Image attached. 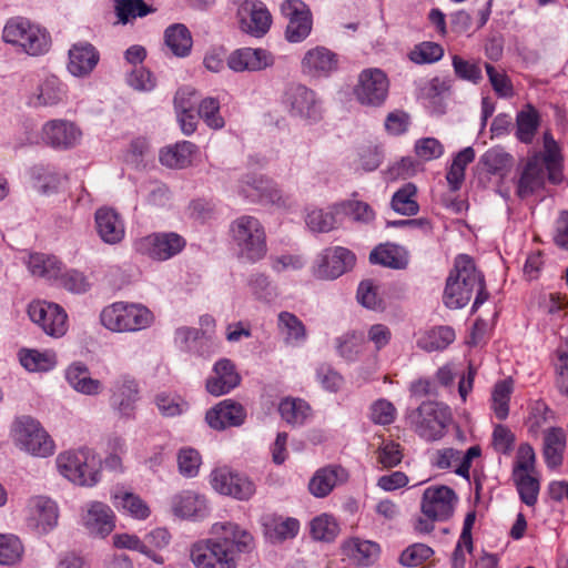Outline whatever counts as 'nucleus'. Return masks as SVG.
Wrapping results in <instances>:
<instances>
[{
	"instance_id": "obj_1",
	"label": "nucleus",
	"mask_w": 568,
	"mask_h": 568,
	"mask_svg": "<svg viewBox=\"0 0 568 568\" xmlns=\"http://www.w3.org/2000/svg\"><path fill=\"white\" fill-rule=\"evenodd\" d=\"M212 532L219 536L196 542L191 549L196 568H236L234 548L239 552L253 548V536L234 523H215Z\"/></svg>"
},
{
	"instance_id": "obj_2",
	"label": "nucleus",
	"mask_w": 568,
	"mask_h": 568,
	"mask_svg": "<svg viewBox=\"0 0 568 568\" xmlns=\"http://www.w3.org/2000/svg\"><path fill=\"white\" fill-rule=\"evenodd\" d=\"M474 294H476L473 304L475 312L488 300L489 293L486 290L484 275L477 270L475 261L469 255L460 254L455 258L454 268L446 280L443 301L448 308L457 310L466 306Z\"/></svg>"
},
{
	"instance_id": "obj_3",
	"label": "nucleus",
	"mask_w": 568,
	"mask_h": 568,
	"mask_svg": "<svg viewBox=\"0 0 568 568\" xmlns=\"http://www.w3.org/2000/svg\"><path fill=\"white\" fill-rule=\"evenodd\" d=\"M230 234L237 257L246 263H256L267 253L265 227L252 215H241L230 225Z\"/></svg>"
},
{
	"instance_id": "obj_4",
	"label": "nucleus",
	"mask_w": 568,
	"mask_h": 568,
	"mask_svg": "<svg viewBox=\"0 0 568 568\" xmlns=\"http://www.w3.org/2000/svg\"><path fill=\"white\" fill-rule=\"evenodd\" d=\"M2 40L30 57L44 55L52 44L51 36L45 28L21 17L7 21L2 30Z\"/></svg>"
},
{
	"instance_id": "obj_5",
	"label": "nucleus",
	"mask_w": 568,
	"mask_h": 568,
	"mask_svg": "<svg viewBox=\"0 0 568 568\" xmlns=\"http://www.w3.org/2000/svg\"><path fill=\"white\" fill-rule=\"evenodd\" d=\"M55 462L60 474L79 486L91 487L100 480L101 460L90 448L67 450Z\"/></svg>"
},
{
	"instance_id": "obj_6",
	"label": "nucleus",
	"mask_w": 568,
	"mask_h": 568,
	"mask_svg": "<svg viewBox=\"0 0 568 568\" xmlns=\"http://www.w3.org/2000/svg\"><path fill=\"white\" fill-rule=\"evenodd\" d=\"M102 325L118 333L148 328L154 321L152 312L142 304L116 302L101 312Z\"/></svg>"
},
{
	"instance_id": "obj_7",
	"label": "nucleus",
	"mask_w": 568,
	"mask_h": 568,
	"mask_svg": "<svg viewBox=\"0 0 568 568\" xmlns=\"http://www.w3.org/2000/svg\"><path fill=\"white\" fill-rule=\"evenodd\" d=\"M11 433L16 446L27 454L44 458L54 453L53 439L42 425L30 416L16 418Z\"/></svg>"
},
{
	"instance_id": "obj_8",
	"label": "nucleus",
	"mask_w": 568,
	"mask_h": 568,
	"mask_svg": "<svg viewBox=\"0 0 568 568\" xmlns=\"http://www.w3.org/2000/svg\"><path fill=\"white\" fill-rule=\"evenodd\" d=\"M448 418L447 408L436 402H424L410 414L413 429L429 442L443 437Z\"/></svg>"
},
{
	"instance_id": "obj_9",
	"label": "nucleus",
	"mask_w": 568,
	"mask_h": 568,
	"mask_svg": "<svg viewBox=\"0 0 568 568\" xmlns=\"http://www.w3.org/2000/svg\"><path fill=\"white\" fill-rule=\"evenodd\" d=\"M28 315L49 336L62 337L68 331V314L57 303L33 301L28 306Z\"/></svg>"
},
{
	"instance_id": "obj_10",
	"label": "nucleus",
	"mask_w": 568,
	"mask_h": 568,
	"mask_svg": "<svg viewBox=\"0 0 568 568\" xmlns=\"http://www.w3.org/2000/svg\"><path fill=\"white\" fill-rule=\"evenodd\" d=\"M389 89V81L386 73L377 68L363 70L358 75L357 84L354 87L356 100L368 106L382 105Z\"/></svg>"
},
{
	"instance_id": "obj_11",
	"label": "nucleus",
	"mask_w": 568,
	"mask_h": 568,
	"mask_svg": "<svg viewBox=\"0 0 568 568\" xmlns=\"http://www.w3.org/2000/svg\"><path fill=\"white\" fill-rule=\"evenodd\" d=\"M185 246V240L174 232L153 233L134 242L138 253L156 261H166L179 254Z\"/></svg>"
},
{
	"instance_id": "obj_12",
	"label": "nucleus",
	"mask_w": 568,
	"mask_h": 568,
	"mask_svg": "<svg viewBox=\"0 0 568 568\" xmlns=\"http://www.w3.org/2000/svg\"><path fill=\"white\" fill-rule=\"evenodd\" d=\"M355 254L346 247L333 246L323 250L314 266V275L322 280H335L355 265Z\"/></svg>"
},
{
	"instance_id": "obj_13",
	"label": "nucleus",
	"mask_w": 568,
	"mask_h": 568,
	"mask_svg": "<svg viewBox=\"0 0 568 568\" xmlns=\"http://www.w3.org/2000/svg\"><path fill=\"white\" fill-rule=\"evenodd\" d=\"M211 485L217 493L239 500H247L255 493V485L248 477L229 467L214 469L211 473Z\"/></svg>"
},
{
	"instance_id": "obj_14",
	"label": "nucleus",
	"mask_w": 568,
	"mask_h": 568,
	"mask_svg": "<svg viewBox=\"0 0 568 568\" xmlns=\"http://www.w3.org/2000/svg\"><path fill=\"white\" fill-rule=\"evenodd\" d=\"M239 192L252 202H265L285 206L287 199L277 185L256 174H246L239 184Z\"/></svg>"
},
{
	"instance_id": "obj_15",
	"label": "nucleus",
	"mask_w": 568,
	"mask_h": 568,
	"mask_svg": "<svg viewBox=\"0 0 568 568\" xmlns=\"http://www.w3.org/2000/svg\"><path fill=\"white\" fill-rule=\"evenodd\" d=\"M457 501L455 491L447 486L428 487L423 494L420 509L430 520H447Z\"/></svg>"
},
{
	"instance_id": "obj_16",
	"label": "nucleus",
	"mask_w": 568,
	"mask_h": 568,
	"mask_svg": "<svg viewBox=\"0 0 568 568\" xmlns=\"http://www.w3.org/2000/svg\"><path fill=\"white\" fill-rule=\"evenodd\" d=\"M283 16L288 20L285 37L290 42L303 41L312 30V16L298 0H286L281 4Z\"/></svg>"
},
{
	"instance_id": "obj_17",
	"label": "nucleus",
	"mask_w": 568,
	"mask_h": 568,
	"mask_svg": "<svg viewBox=\"0 0 568 568\" xmlns=\"http://www.w3.org/2000/svg\"><path fill=\"white\" fill-rule=\"evenodd\" d=\"M242 31L260 38L271 28L272 16L262 1H244L237 9Z\"/></svg>"
},
{
	"instance_id": "obj_18",
	"label": "nucleus",
	"mask_w": 568,
	"mask_h": 568,
	"mask_svg": "<svg viewBox=\"0 0 568 568\" xmlns=\"http://www.w3.org/2000/svg\"><path fill=\"white\" fill-rule=\"evenodd\" d=\"M284 103L293 116L314 121L321 118V105L315 93L305 85H290L285 91Z\"/></svg>"
},
{
	"instance_id": "obj_19",
	"label": "nucleus",
	"mask_w": 568,
	"mask_h": 568,
	"mask_svg": "<svg viewBox=\"0 0 568 568\" xmlns=\"http://www.w3.org/2000/svg\"><path fill=\"white\" fill-rule=\"evenodd\" d=\"M81 138V130L68 120H50L42 126V140L54 149H71L80 143Z\"/></svg>"
},
{
	"instance_id": "obj_20",
	"label": "nucleus",
	"mask_w": 568,
	"mask_h": 568,
	"mask_svg": "<svg viewBox=\"0 0 568 568\" xmlns=\"http://www.w3.org/2000/svg\"><path fill=\"white\" fill-rule=\"evenodd\" d=\"M226 63L234 72H256L273 65L274 57L265 49L241 48L227 57Z\"/></svg>"
},
{
	"instance_id": "obj_21",
	"label": "nucleus",
	"mask_w": 568,
	"mask_h": 568,
	"mask_svg": "<svg viewBox=\"0 0 568 568\" xmlns=\"http://www.w3.org/2000/svg\"><path fill=\"white\" fill-rule=\"evenodd\" d=\"M82 524L90 535L104 538L114 529L115 516L106 504L91 501L82 515Z\"/></svg>"
},
{
	"instance_id": "obj_22",
	"label": "nucleus",
	"mask_w": 568,
	"mask_h": 568,
	"mask_svg": "<svg viewBox=\"0 0 568 568\" xmlns=\"http://www.w3.org/2000/svg\"><path fill=\"white\" fill-rule=\"evenodd\" d=\"M138 399L139 385L134 378L122 376L114 383L110 402L119 416L131 418L134 415Z\"/></svg>"
},
{
	"instance_id": "obj_23",
	"label": "nucleus",
	"mask_w": 568,
	"mask_h": 568,
	"mask_svg": "<svg viewBox=\"0 0 568 568\" xmlns=\"http://www.w3.org/2000/svg\"><path fill=\"white\" fill-rule=\"evenodd\" d=\"M27 510L29 525L37 528L41 534L50 531L58 523V507L48 497L36 496L30 498Z\"/></svg>"
},
{
	"instance_id": "obj_24",
	"label": "nucleus",
	"mask_w": 568,
	"mask_h": 568,
	"mask_svg": "<svg viewBox=\"0 0 568 568\" xmlns=\"http://www.w3.org/2000/svg\"><path fill=\"white\" fill-rule=\"evenodd\" d=\"M337 68V54L325 47L308 50L302 59V71L311 77H327Z\"/></svg>"
},
{
	"instance_id": "obj_25",
	"label": "nucleus",
	"mask_w": 568,
	"mask_h": 568,
	"mask_svg": "<svg viewBox=\"0 0 568 568\" xmlns=\"http://www.w3.org/2000/svg\"><path fill=\"white\" fill-rule=\"evenodd\" d=\"M241 377L235 365L227 358L217 361L213 374L206 379V390L214 396L229 393L240 384Z\"/></svg>"
},
{
	"instance_id": "obj_26",
	"label": "nucleus",
	"mask_w": 568,
	"mask_h": 568,
	"mask_svg": "<svg viewBox=\"0 0 568 568\" xmlns=\"http://www.w3.org/2000/svg\"><path fill=\"white\" fill-rule=\"evenodd\" d=\"M379 552L378 544L359 538H351L342 546L343 560L356 567L373 565L378 559Z\"/></svg>"
},
{
	"instance_id": "obj_27",
	"label": "nucleus",
	"mask_w": 568,
	"mask_h": 568,
	"mask_svg": "<svg viewBox=\"0 0 568 568\" xmlns=\"http://www.w3.org/2000/svg\"><path fill=\"white\" fill-rule=\"evenodd\" d=\"M245 416L246 414L242 405L231 400H223L206 413L205 419L210 427L223 430L227 427L242 425Z\"/></svg>"
},
{
	"instance_id": "obj_28",
	"label": "nucleus",
	"mask_w": 568,
	"mask_h": 568,
	"mask_svg": "<svg viewBox=\"0 0 568 568\" xmlns=\"http://www.w3.org/2000/svg\"><path fill=\"white\" fill-rule=\"evenodd\" d=\"M94 217L97 232L103 242L116 244L123 240L125 229L118 212L110 207H100Z\"/></svg>"
},
{
	"instance_id": "obj_29",
	"label": "nucleus",
	"mask_w": 568,
	"mask_h": 568,
	"mask_svg": "<svg viewBox=\"0 0 568 568\" xmlns=\"http://www.w3.org/2000/svg\"><path fill=\"white\" fill-rule=\"evenodd\" d=\"M98 50L89 42H79L69 50L68 70L75 77L90 74L99 62Z\"/></svg>"
},
{
	"instance_id": "obj_30",
	"label": "nucleus",
	"mask_w": 568,
	"mask_h": 568,
	"mask_svg": "<svg viewBox=\"0 0 568 568\" xmlns=\"http://www.w3.org/2000/svg\"><path fill=\"white\" fill-rule=\"evenodd\" d=\"M348 473L338 465H331L318 469L308 484L312 495L318 498L326 497L336 485L345 483Z\"/></svg>"
},
{
	"instance_id": "obj_31",
	"label": "nucleus",
	"mask_w": 568,
	"mask_h": 568,
	"mask_svg": "<svg viewBox=\"0 0 568 568\" xmlns=\"http://www.w3.org/2000/svg\"><path fill=\"white\" fill-rule=\"evenodd\" d=\"M172 510L182 518H201L206 515L207 505L204 496L185 490L173 497Z\"/></svg>"
},
{
	"instance_id": "obj_32",
	"label": "nucleus",
	"mask_w": 568,
	"mask_h": 568,
	"mask_svg": "<svg viewBox=\"0 0 568 568\" xmlns=\"http://www.w3.org/2000/svg\"><path fill=\"white\" fill-rule=\"evenodd\" d=\"M369 261L389 268L404 270L408 264V253L397 244L385 243L371 252Z\"/></svg>"
},
{
	"instance_id": "obj_33",
	"label": "nucleus",
	"mask_w": 568,
	"mask_h": 568,
	"mask_svg": "<svg viewBox=\"0 0 568 568\" xmlns=\"http://www.w3.org/2000/svg\"><path fill=\"white\" fill-rule=\"evenodd\" d=\"M65 378L70 386L84 395H98L102 390L99 379L90 376L89 368L82 363H73L65 371Z\"/></svg>"
},
{
	"instance_id": "obj_34",
	"label": "nucleus",
	"mask_w": 568,
	"mask_h": 568,
	"mask_svg": "<svg viewBox=\"0 0 568 568\" xmlns=\"http://www.w3.org/2000/svg\"><path fill=\"white\" fill-rule=\"evenodd\" d=\"M545 170L544 164L540 162L538 156L530 159L517 184V195L521 199L532 194L536 190L544 185Z\"/></svg>"
},
{
	"instance_id": "obj_35",
	"label": "nucleus",
	"mask_w": 568,
	"mask_h": 568,
	"mask_svg": "<svg viewBox=\"0 0 568 568\" xmlns=\"http://www.w3.org/2000/svg\"><path fill=\"white\" fill-rule=\"evenodd\" d=\"M263 526L266 537L273 542L294 538L300 529V523L294 518H282L275 515L263 517Z\"/></svg>"
},
{
	"instance_id": "obj_36",
	"label": "nucleus",
	"mask_w": 568,
	"mask_h": 568,
	"mask_svg": "<svg viewBox=\"0 0 568 568\" xmlns=\"http://www.w3.org/2000/svg\"><path fill=\"white\" fill-rule=\"evenodd\" d=\"M478 164L488 174L503 179L511 171L514 158L501 148H491L480 156Z\"/></svg>"
},
{
	"instance_id": "obj_37",
	"label": "nucleus",
	"mask_w": 568,
	"mask_h": 568,
	"mask_svg": "<svg viewBox=\"0 0 568 568\" xmlns=\"http://www.w3.org/2000/svg\"><path fill=\"white\" fill-rule=\"evenodd\" d=\"M566 447V434L560 427H550L544 436V457L550 468H556L562 463V453Z\"/></svg>"
},
{
	"instance_id": "obj_38",
	"label": "nucleus",
	"mask_w": 568,
	"mask_h": 568,
	"mask_svg": "<svg viewBox=\"0 0 568 568\" xmlns=\"http://www.w3.org/2000/svg\"><path fill=\"white\" fill-rule=\"evenodd\" d=\"M64 95L62 82L57 77L50 75L40 83L31 103L34 106H52L59 104Z\"/></svg>"
},
{
	"instance_id": "obj_39",
	"label": "nucleus",
	"mask_w": 568,
	"mask_h": 568,
	"mask_svg": "<svg viewBox=\"0 0 568 568\" xmlns=\"http://www.w3.org/2000/svg\"><path fill=\"white\" fill-rule=\"evenodd\" d=\"M164 41L171 52L180 58L187 57L193 44L191 32L181 23L172 24L165 30Z\"/></svg>"
},
{
	"instance_id": "obj_40",
	"label": "nucleus",
	"mask_w": 568,
	"mask_h": 568,
	"mask_svg": "<svg viewBox=\"0 0 568 568\" xmlns=\"http://www.w3.org/2000/svg\"><path fill=\"white\" fill-rule=\"evenodd\" d=\"M455 341L450 326H436L426 331L417 341L418 347L427 352L443 351Z\"/></svg>"
},
{
	"instance_id": "obj_41",
	"label": "nucleus",
	"mask_w": 568,
	"mask_h": 568,
	"mask_svg": "<svg viewBox=\"0 0 568 568\" xmlns=\"http://www.w3.org/2000/svg\"><path fill=\"white\" fill-rule=\"evenodd\" d=\"M195 145L190 141L176 143L161 151L160 161L168 168H185L191 163Z\"/></svg>"
},
{
	"instance_id": "obj_42",
	"label": "nucleus",
	"mask_w": 568,
	"mask_h": 568,
	"mask_svg": "<svg viewBox=\"0 0 568 568\" xmlns=\"http://www.w3.org/2000/svg\"><path fill=\"white\" fill-rule=\"evenodd\" d=\"M417 187L413 183H406L398 189L392 197V207L402 215H415L419 211L416 200Z\"/></svg>"
},
{
	"instance_id": "obj_43",
	"label": "nucleus",
	"mask_w": 568,
	"mask_h": 568,
	"mask_svg": "<svg viewBox=\"0 0 568 568\" xmlns=\"http://www.w3.org/2000/svg\"><path fill=\"white\" fill-rule=\"evenodd\" d=\"M114 505L131 517L142 520L150 516V507L138 495L122 491L113 495Z\"/></svg>"
},
{
	"instance_id": "obj_44",
	"label": "nucleus",
	"mask_w": 568,
	"mask_h": 568,
	"mask_svg": "<svg viewBox=\"0 0 568 568\" xmlns=\"http://www.w3.org/2000/svg\"><path fill=\"white\" fill-rule=\"evenodd\" d=\"M28 268L33 276L52 280L60 275L61 263L54 256L34 253L29 256Z\"/></svg>"
},
{
	"instance_id": "obj_45",
	"label": "nucleus",
	"mask_w": 568,
	"mask_h": 568,
	"mask_svg": "<svg viewBox=\"0 0 568 568\" xmlns=\"http://www.w3.org/2000/svg\"><path fill=\"white\" fill-rule=\"evenodd\" d=\"M282 418L291 425H302L311 416L310 405L300 398L283 399L278 406Z\"/></svg>"
},
{
	"instance_id": "obj_46",
	"label": "nucleus",
	"mask_w": 568,
	"mask_h": 568,
	"mask_svg": "<svg viewBox=\"0 0 568 568\" xmlns=\"http://www.w3.org/2000/svg\"><path fill=\"white\" fill-rule=\"evenodd\" d=\"M278 329L285 334V341L290 344H300L306 338L305 325L296 315L290 312L278 314Z\"/></svg>"
},
{
	"instance_id": "obj_47",
	"label": "nucleus",
	"mask_w": 568,
	"mask_h": 568,
	"mask_svg": "<svg viewBox=\"0 0 568 568\" xmlns=\"http://www.w3.org/2000/svg\"><path fill=\"white\" fill-rule=\"evenodd\" d=\"M114 11L119 22L125 24L133 19L143 18L153 12L144 0H114Z\"/></svg>"
},
{
	"instance_id": "obj_48",
	"label": "nucleus",
	"mask_w": 568,
	"mask_h": 568,
	"mask_svg": "<svg viewBox=\"0 0 568 568\" xmlns=\"http://www.w3.org/2000/svg\"><path fill=\"white\" fill-rule=\"evenodd\" d=\"M517 139L523 143H530L539 125V114L530 104L517 114Z\"/></svg>"
},
{
	"instance_id": "obj_49",
	"label": "nucleus",
	"mask_w": 568,
	"mask_h": 568,
	"mask_svg": "<svg viewBox=\"0 0 568 568\" xmlns=\"http://www.w3.org/2000/svg\"><path fill=\"white\" fill-rule=\"evenodd\" d=\"M513 392V382L504 379L494 386L491 394V408L496 417L500 420L507 418L509 414V399Z\"/></svg>"
},
{
	"instance_id": "obj_50",
	"label": "nucleus",
	"mask_w": 568,
	"mask_h": 568,
	"mask_svg": "<svg viewBox=\"0 0 568 568\" xmlns=\"http://www.w3.org/2000/svg\"><path fill=\"white\" fill-rule=\"evenodd\" d=\"M23 556L21 540L12 534H0V565L18 564Z\"/></svg>"
},
{
	"instance_id": "obj_51",
	"label": "nucleus",
	"mask_w": 568,
	"mask_h": 568,
	"mask_svg": "<svg viewBox=\"0 0 568 568\" xmlns=\"http://www.w3.org/2000/svg\"><path fill=\"white\" fill-rule=\"evenodd\" d=\"M336 204L328 210L314 209L306 216V224L313 232H329L335 227L336 215L341 214L335 210Z\"/></svg>"
},
{
	"instance_id": "obj_52",
	"label": "nucleus",
	"mask_w": 568,
	"mask_h": 568,
	"mask_svg": "<svg viewBox=\"0 0 568 568\" xmlns=\"http://www.w3.org/2000/svg\"><path fill=\"white\" fill-rule=\"evenodd\" d=\"M20 363L30 372H47L55 365V357L51 353L27 349L20 352Z\"/></svg>"
},
{
	"instance_id": "obj_53",
	"label": "nucleus",
	"mask_w": 568,
	"mask_h": 568,
	"mask_svg": "<svg viewBox=\"0 0 568 568\" xmlns=\"http://www.w3.org/2000/svg\"><path fill=\"white\" fill-rule=\"evenodd\" d=\"M444 55V48L436 42L424 41L416 44L409 52L410 61L417 64H429L439 61Z\"/></svg>"
},
{
	"instance_id": "obj_54",
	"label": "nucleus",
	"mask_w": 568,
	"mask_h": 568,
	"mask_svg": "<svg viewBox=\"0 0 568 568\" xmlns=\"http://www.w3.org/2000/svg\"><path fill=\"white\" fill-rule=\"evenodd\" d=\"M520 500L527 506H534L537 503L539 494V481L530 474L513 475Z\"/></svg>"
},
{
	"instance_id": "obj_55",
	"label": "nucleus",
	"mask_w": 568,
	"mask_h": 568,
	"mask_svg": "<svg viewBox=\"0 0 568 568\" xmlns=\"http://www.w3.org/2000/svg\"><path fill=\"white\" fill-rule=\"evenodd\" d=\"M454 72L458 79L478 84L483 80L481 68L478 62L465 60L455 54L452 59Z\"/></svg>"
},
{
	"instance_id": "obj_56",
	"label": "nucleus",
	"mask_w": 568,
	"mask_h": 568,
	"mask_svg": "<svg viewBox=\"0 0 568 568\" xmlns=\"http://www.w3.org/2000/svg\"><path fill=\"white\" fill-rule=\"evenodd\" d=\"M336 212L351 216L354 221L368 223L374 220L373 209L365 202L345 201L336 204Z\"/></svg>"
},
{
	"instance_id": "obj_57",
	"label": "nucleus",
	"mask_w": 568,
	"mask_h": 568,
	"mask_svg": "<svg viewBox=\"0 0 568 568\" xmlns=\"http://www.w3.org/2000/svg\"><path fill=\"white\" fill-rule=\"evenodd\" d=\"M377 463L382 468H393L403 459V449L398 443L383 440L376 450Z\"/></svg>"
},
{
	"instance_id": "obj_58",
	"label": "nucleus",
	"mask_w": 568,
	"mask_h": 568,
	"mask_svg": "<svg viewBox=\"0 0 568 568\" xmlns=\"http://www.w3.org/2000/svg\"><path fill=\"white\" fill-rule=\"evenodd\" d=\"M434 551L425 544H414L400 555L399 561L406 567H417L433 556Z\"/></svg>"
},
{
	"instance_id": "obj_59",
	"label": "nucleus",
	"mask_w": 568,
	"mask_h": 568,
	"mask_svg": "<svg viewBox=\"0 0 568 568\" xmlns=\"http://www.w3.org/2000/svg\"><path fill=\"white\" fill-rule=\"evenodd\" d=\"M485 69L489 82L498 97L510 98L514 95L513 83L506 73L497 71L489 63H485Z\"/></svg>"
},
{
	"instance_id": "obj_60",
	"label": "nucleus",
	"mask_w": 568,
	"mask_h": 568,
	"mask_svg": "<svg viewBox=\"0 0 568 568\" xmlns=\"http://www.w3.org/2000/svg\"><path fill=\"white\" fill-rule=\"evenodd\" d=\"M337 530L336 523L327 515L318 516L311 523L312 536L317 540H333L337 535Z\"/></svg>"
},
{
	"instance_id": "obj_61",
	"label": "nucleus",
	"mask_w": 568,
	"mask_h": 568,
	"mask_svg": "<svg viewBox=\"0 0 568 568\" xmlns=\"http://www.w3.org/2000/svg\"><path fill=\"white\" fill-rule=\"evenodd\" d=\"M364 349V338L355 333L345 334L337 339V351L339 355L348 361H353Z\"/></svg>"
},
{
	"instance_id": "obj_62",
	"label": "nucleus",
	"mask_w": 568,
	"mask_h": 568,
	"mask_svg": "<svg viewBox=\"0 0 568 568\" xmlns=\"http://www.w3.org/2000/svg\"><path fill=\"white\" fill-rule=\"evenodd\" d=\"M220 103L214 98L202 100L199 106V115L212 129H221L224 126V120L219 114Z\"/></svg>"
},
{
	"instance_id": "obj_63",
	"label": "nucleus",
	"mask_w": 568,
	"mask_h": 568,
	"mask_svg": "<svg viewBox=\"0 0 568 568\" xmlns=\"http://www.w3.org/2000/svg\"><path fill=\"white\" fill-rule=\"evenodd\" d=\"M415 153L423 161H432L443 155L444 146L435 138H423L416 141Z\"/></svg>"
},
{
	"instance_id": "obj_64",
	"label": "nucleus",
	"mask_w": 568,
	"mask_h": 568,
	"mask_svg": "<svg viewBox=\"0 0 568 568\" xmlns=\"http://www.w3.org/2000/svg\"><path fill=\"white\" fill-rule=\"evenodd\" d=\"M179 470L182 475L193 477L201 465V456L193 448L181 449L178 455Z\"/></svg>"
}]
</instances>
